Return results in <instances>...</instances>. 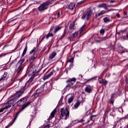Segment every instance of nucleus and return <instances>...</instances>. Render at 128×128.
I'll list each match as a JSON object with an SVG mask.
<instances>
[{"mask_svg":"<svg viewBox=\"0 0 128 128\" xmlns=\"http://www.w3.org/2000/svg\"><path fill=\"white\" fill-rule=\"evenodd\" d=\"M24 94V90H20L19 91H18L16 92V98H20V96H22V94Z\"/></svg>","mask_w":128,"mask_h":128,"instance_id":"11","label":"nucleus"},{"mask_svg":"<svg viewBox=\"0 0 128 128\" xmlns=\"http://www.w3.org/2000/svg\"><path fill=\"white\" fill-rule=\"evenodd\" d=\"M80 101H77L74 104V110H76L80 106Z\"/></svg>","mask_w":128,"mask_h":128,"instance_id":"17","label":"nucleus"},{"mask_svg":"<svg viewBox=\"0 0 128 128\" xmlns=\"http://www.w3.org/2000/svg\"><path fill=\"white\" fill-rule=\"evenodd\" d=\"M27 100H28V98H26V97H25V98H24L20 99V100H18L17 102V105L18 106H20L24 105L22 107V108L21 109L22 110L25 108H26V106H29L30 104L32 103V102H27V104H24L26 102Z\"/></svg>","mask_w":128,"mask_h":128,"instance_id":"2","label":"nucleus"},{"mask_svg":"<svg viewBox=\"0 0 128 128\" xmlns=\"http://www.w3.org/2000/svg\"><path fill=\"white\" fill-rule=\"evenodd\" d=\"M8 108V107L6 106L0 108V112H4V110H6Z\"/></svg>","mask_w":128,"mask_h":128,"instance_id":"29","label":"nucleus"},{"mask_svg":"<svg viewBox=\"0 0 128 128\" xmlns=\"http://www.w3.org/2000/svg\"><path fill=\"white\" fill-rule=\"evenodd\" d=\"M86 27L85 25H84L79 30L80 34H82L85 30L84 28Z\"/></svg>","mask_w":128,"mask_h":128,"instance_id":"19","label":"nucleus"},{"mask_svg":"<svg viewBox=\"0 0 128 128\" xmlns=\"http://www.w3.org/2000/svg\"><path fill=\"white\" fill-rule=\"evenodd\" d=\"M116 10L114 9H110L108 12H110L111 10Z\"/></svg>","mask_w":128,"mask_h":128,"instance_id":"45","label":"nucleus"},{"mask_svg":"<svg viewBox=\"0 0 128 128\" xmlns=\"http://www.w3.org/2000/svg\"><path fill=\"white\" fill-rule=\"evenodd\" d=\"M16 98L14 97L8 101V102L6 104V106L8 108H10V106H12V104L16 102Z\"/></svg>","mask_w":128,"mask_h":128,"instance_id":"8","label":"nucleus"},{"mask_svg":"<svg viewBox=\"0 0 128 128\" xmlns=\"http://www.w3.org/2000/svg\"><path fill=\"white\" fill-rule=\"evenodd\" d=\"M50 124H48L44 126V128H50Z\"/></svg>","mask_w":128,"mask_h":128,"instance_id":"39","label":"nucleus"},{"mask_svg":"<svg viewBox=\"0 0 128 128\" xmlns=\"http://www.w3.org/2000/svg\"><path fill=\"white\" fill-rule=\"evenodd\" d=\"M104 4H102L98 6V8H104Z\"/></svg>","mask_w":128,"mask_h":128,"instance_id":"37","label":"nucleus"},{"mask_svg":"<svg viewBox=\"0 0 128 128\" xmlns=\"http://www.w3.org/2000/svg\"><path fill=\"white\" fill-rule=\"evenodd\" d=\"M32 79H30L28 80V82H32Z\"/></svg>","mask_w":128,"mask_h":128,"instance_id":"46","label":"nucleus"},{"mask_svg":"<svg viewBox=\"0 0 128 128\" xmlns=\"http://www.w3.org/2000/svg\"><path fill=\"white\" fill-rule=\"evenodd\" d=\"M56 16H57V18L60 16V12H57L56 14Z\"/></svg>","mask_w":128,"mask_h":128,"instance_id":"41","label":"nucleus"},{"mask_svg":"<svg viewBox=\"0 0 128 128\" xmlns=\"http://www.w3.org/2000/svg\"><path fill=\"white\" fill-rule=\"evenodd\" d=\"M76 79L75 78H73L70 79H68L66 81V82L67 84L66 88H68V86H74V82H76Z\"/></svg>","mask_w":128,"mask_h":128,"instance_id":"6","label":"nucleus"},{"mask_svg":"<svg viewBox=\"0 0 128 128\" xmlns=\"http://www.w3.org/2000/svg\"><path fill=\"white\" fill-rule=\"evenodd\" d=\"M76 6V3H70L68 6V8H70V10H74V6Z\"/></svg>","mask_w":128,"mask_h":128,"instance_id":"16","label":"nucleus"},{"mask_svg":"<svg viewBox=\"0 0 128 128\" xmlns=\"http://www.w3.org/2000/svg\"><path fill=\"white\" fill-rule=\"evenodd\" d=\"M124 51H122V54L124 53Z\"/></svg>","mask_w":128,"mask_h":128,"instance_id":"54","label":"nucleus"},{"mask_svg":"<svg viewBox=\"0 0 128 128\" xmlns=\"http://www.w3.org/2000/svg\"><path fill=\"white\" fill-rule=\"evenodd\" d=\"M36 50V47H34V48H32L30 52V54H34V52Z\"/></svg>","mask_w":128,"mask_h":128,"instance_id":"23","label":"nucleus"},{"mask_svg":"<svg viewBox=\"0 0 128 128\" xmlns=\"http://www.w3.org/2000/svg\"><path fill=\"white\" fill-rule=\"evenodd\" d=\"M2 80H4V78L2 76L1 78H0V82H2Z\"/></svg>","mask_w":128,"mask_h":128,"instance_id":"43","label":"nucleus"},{"mask_svg":"<svg viewBox=\"0 0 128 128\" xmlns=\"http://www.w3.org/2000/svg\"><path fill=\"white\" fill-rule=\"evenodd\" d=\"M70 30H74V22H72L70 24Z\"/></svg>","mask_w":128,"mask_h":128,"instance_id":"20","label":"nucleus"},{"mask_svg":"<svg viewBox=\"0 0 128 128\" xmlns=\"http://www.w3.org/2000/svg\"><path fill=\"white\" fill-rule=\"evenodd\" d=\"M61 28H62V27H60V26H57V27L55 28V30H54V34H56L57 32H58V30H61Z\"/></svg>","mask_w":128,"mask_h":128,"instance_id":"21","label":"nucleus"},{"mask_svg":"<svg viewBox=\"0 0 128 128\" xmlns=\"http://www.w3.org/2000/svg\"><path fill=\"white\" fill-rule=\"evenodd\" d=\"M53 0H48V1L42 4L39 7L38 10L40 12H42V10H46L48 8V6H50L52 4H53Z\"/></svg>","mask_w":128,"mask_h":128,"instance_id":"3","label":"nucleus"},{"mask_svg":"<svg viewBox=\"0 0 128 128\" xmlns=\"http://www.w3.org/2000/svg\"><path fill=\"white\" fill-rule=\"evenodd\" d=\"M36 56H33L32 57H30L29 58V60L30 62H33L34 60H36Z\"/></svg>","mask_w":128,"mask_h":128,"instance_id":"27","label":"nucleus"},{"mask_svg":"<svg viewBox=\"0 0 128 128\" xmlns=\"http://www.w3.org/2000/svg\"><path fill=\"white\" fill-rule=\"evenodd\" d=\"M108 8H110V6L108 5V6H107V8H108Z\"/></svg>","mask_w":128,"mask_h":128,"instance_id":"50","label":"nucleus"},{"mask_svg":"<svg viewBox=\"0 0 128 128\" xmlns=\"http://www.w3.org/2000/svg\"><path fill=\"white\" fill-rule=\"evenodd\" d=\"M104 22H110V19H108V18H104Z\"/></svg>","mask_w":128,"mask_h":128,"instance_id":"33","label":"nucleus"},{"mask_svg":"<svg viewBox=\"0 0 128 128\" xmlns=\"http://www.w3.org/2000/svg\"><path fill=\"white\" fill-rule=\"evenodd\" d=\"M100 34H104V30L101 29L100 31Z\"/></svg>","mask_w":128,"mask_h":128,"instance_id":"35","label":"nucleus"},{"mask_svg":"<svg viewBox=\"0 0 128 128\" xmlns=\"http://www.w3.org/2000/svg\"><path fill=\"white\" fill-rule=\"evenodd\" d=\"M68 62H74V58H69L68 60Z\"/></svg>","mask_w":128,"mask_h":128,"instance_id":"32","label":"nucleus"},{"mask_svg":"<svg viewBox=\"0 0 128 128\" xmlns=\"http://www.w3.org/2000/svg\"><path fill=\"white\" fill-rule=\"evenodd\" d=\"M116 16H118V18H120V14L118 13V14H116Z\"/></svg>","mask_w":128,"mask_h":128,"instance_id":"42","label":"nucleus"},{"mask_svg":"<svg viewBox=\"0 0 128 128\" xmlns=\"http://www.w3.org/2000/svg\"><path fill=\"white\" fill-rule=\"evenodd\" d=\"M79 76H80L81 78H82V76L81 74H80Z\"/></svg>","mask_w":128,"mask_h":128,"instance_id":"48","label":"nucleus"},{"mask_svg":"<svg viewBox=\"0 0 128 128\" xmlns=\"http://www.w3.org/2000/svg\"><path fill=\"white\" fill-rule=\"evenodd\" d=\"M18 114H16V116L14 118V120H16V118H18Z\"/></svg>","mask_w":128,"mask_h":128,"instance_id":"40","label":"nucleus"},{"mask_svg":"<svg viewBox=\"0 0 128 128\" xmlns=\"http://www.w3.org/2000/svg\"><path fill=\"white\" fill-rule=\"evenodd\" d=\"M45 38H46V36H41L40 38V42H42V40H44Z\"/></svg>","mask_w":128,"mask_h":128,"instance_id":"30","label":"nucleus"},{"mask_svg":"<svg viewBox=\"0 0 128 128\" xmlns=\"http://www.w3.org/2000/svg\"><path fill=\"white\" fill-rule=\"evenodd\" d=\"M8 76V72H5L2 76L3 78H4L6 76Z\"/></svg>","mask_w":128,"mask_h":128,"instance_id":"36","label":"nucleus"},{"mask_svg":"<svg viewBox=\"0 0 128 128\" xmlns=\"http://www.w3.org/2000/svg\"><path fill=\"white\" fill-rule=\"evenodd\" d=\"M24 59L23 58L20 60L16 64V72H18V74H20V72L22 70V64H24Z\"/></svg>","mask_w":128,"mask_h":128,"instance_id":"4","label":"nucleus"},{"mask_svg":"<svg viewBox=\"0 0 128 128\" xmlns=\"http://www.w3.org/2000/svg\"><path fill=\"white\" fill-rule=\"evenodd\" d=\"M50 36H54V34H52L51 32H49L46 36V38L48 40V38H50Z\"/></svg>","mask_w":128,"mask_h":128,"instance_id":"25","label":"nucleus"},{"mask_svg":"<svg viewBox=\"0 0 128 128\" xmlns=\"http://www.w3.org/2000/svg\"><path fill=\"white\" fill-rule=\"evenodd\" d=\"M110 104H113V103H114V102H112V100H111L110 101Z\"/></svg>","mask_w":128,"mask_h":128,"instance_id":"47","label":"nucleus"},{"mask_svg":"<svg viewBox=\"0 0 128 128\" xmlns=\"http://www.w3.org/2000/svg\"><path fill=\"white\" fill-rule=\"evenodd\" d=\"M42 92L41 88L38 89L31 96V100H36L38 96V94Z\"/></svg>","mask_w":128,"mask_h":128,"instance_id":"7","label":"nucleus"},{"mask_svg":"<svg viewBox=\"0 0 128 128\" xmlns=\"http://www.w3.org/2000/svg\"><path fill=\"white\" fill-rule=\"evenodd\" d=\"M85 91H86V92H92V87L88 85L85 88Z\"/></svg>","mask_w":128,"mask_h":128,"instance_id":"13","label":"nucleus"},{"mask_svg":"<svg viewBox=\"0 0 128 128\" xmlns=\"http://www.w3.org/2000/svg\"><path fill=\"white\" fill-rule=\"evenodd\" d=\"M59 118L60 120H66L70 118V110L68 107L61 108L59 111Z\"/></svg>","mask_w":128,"mask_h":128,"instance_id":"1","label":"nucleus"},{"mask_svg":"<svg viewBox=\"0 0 128 128\" xmlns=\"http://www.w3.org/2000/svg\"><path fill=\"white\" fill-rule=\"evenodd\" d=\"M28 50V47L26 46L25 48L24 49L23 52L22 54V56H24V54H26V51Z\"/></svg>","mask_w":128,"mask_h":128,"instance_id":"24","label":"nucleus"},{"mask_svg":"<svg viewBox=\"0 0 128 128\" xmlns=\"http://www.w3.org/2000/svg\"><path fill=\"white\" fill-rule=\"evenodd\" d=\"M120 110H122V108H120Z\"/></svg>","mask_w":128,"mask_h":128,"instance_id":"55","label":"nucleus"},{"mask_svg":"<svg viewBox=\"0 0 128 128\" xmlns=\"http://www.w3.org/2000/svg\"><path fill=\"white\" fill-rule=\"evenodd\" d=\"M76 36H78V32H75L70 38V42L74 40Z\"/></svg>","mask_w":128,"mask_h":128,"instance_id":"12","label":"nucleus"},{"mask_svg":"<svg viewBox=\"0 0 128 128\" xmlns=\"http://www.w3.org/2000/svg\"><path fill=\"white\" fill-rule=\"evenodd\" d=\"M100 84H104V86H106V84H108V82H106V80H99Z\"/></svg>","mask_w":128,"mask_h":128,"instance_id":"18","label":"nucleus"},{"mask_svg":"<svg viewBox=\"0 0 128 128\" xmlns=\"http://www.w3.org/2000/svg\"><path fill=\"white\" fill-rule=\"evenodd\" d=\"M103 8H104V10H108V6L104 4V5L103 6Z\"/></svg>","mask_w":128,"mask_h":128,"instance_id":"38","label":"nucleus"},{"mask_svg":"<svg viewBox=\"0 0 128 128\" xmlns=\"http://www.w3.org/2000/svg\"><path fill=\"white\" fill-rule=\"evenodd\" d=\"M84 122V119H82L80 121H78L77 120H75L74 121H72V122L74 124H76V122Z\"/></svg>","mask_w":128,"mask_h":128,"instance_id":"26","label":"nucleus"},{"mask_svg":"<svg viewBox=\"0 0 128 128\" xmlns=\"http://www.w3.org/2000/svg\"><path fill=\"white\" fill-rule=\"evenodd\" d=\"M66 31H64V34H62V35L61 36V40H62V38H64L66 36Z\"/></svg>","mask_w":128,"mask_h":128,"instance_id":"34","label":"nucleus"},{"mask_svg":"<svg viewBox=\"0 0 128 128\" xmlns=\"http://www.w3.org/2000/svg\"><path fill=\"white\" fill-rule=\"evenodd\" d=\"M109 114H110V116H114V114H116V112H114V108H111L109 112Z\"/></svg>","mask_w":128,"mask_h":128,"instance_id":"14","label":"nucleus"},{"mask_svg":"<svg viewBox=\"0 0 128 128\" xmlns=\"http://www.w3.org/2000/svg\"><path fill=\"white\" fill-rule=\"evenodd\" d=\"M90 80H92V79H89V80H87V82H90Z\"/></svg>","mask_w":128,"mask_h":128,"instance_id":"52","label":"nucleus"},{"mask_svg":"<svg viewBox=\"0 0 128 128\" xmlns=\"http://www.w3.org/2000/svg\"><path fill=\"white\" fill-rule=\"evenodd\" d=\"M108 38L106 37H103L101 38L100 40H97V42H102V40H107Z\"/></svg>","mask_w":128,"mask_h":128,"instance_id":"28","label":"nucleus"},{"mask_svg":"<svg viewBox=\"0 0 128 128\" xmlns=\"http://www.w3.org/2000/svg\"><path fill=\"white\" fill-rule=\"evenodd\" d=\"M54 74V71L50 72V74L47 75H44L43 77L44 80H48V78H50Z\"/></svg>","mask_w":128,"mask_h":128,"instance_id":"9","label":"nucleus"},{"mask_svg":"<svg viewBox=\"0 0 128 128\" xmlns=\"http://www.w3.org/2000/svg\"><path fill=\"white\" fill-rule=\"evenodd\" d=\"M56 56V52H52L49 56L50 60H52L54 58V56Z\"/></svg>","mask_w":128,"mask_h":128,"instance_id":"15","label":"nucleus"},{"mask_svg":"<svg viewBox=\"0 0 128 128\" xmlns=\"http://www.w3.org/2000/svg\"><path fill=\"white\" fill-rule=\"evenodd\" d=\"M114 0H111V1H110V2L111 3V4H112V3H113V2H114Z\"/></svg>","mask_w":128,"mask_h":128,"instance_id":"44","label":"nucleus"},{"mask_svg":"<svg viewBox=\"0 0 128 128\" xmlns=\"http://www.w3.org/2000/svg\"><path fill=\"white\" fill-rule=\"evenodd\" d=\"M2 56V54L0 55V57Z\"/></svg>","mask_w":128,"mask_h":128,"instance_id":"53","label":"nucleus"},{"mask_svg":"<svg viewBox=\"0 0 128 128\" xmlns=\"http://www.w3.org/2000/svg\"><path fill=\"white\" fill-rule=\"evenodd\" d=\"M106 14V11L104 10H102L98 14V16H101V14Z\"/></svg>","mask_w":128,"mask_h":128,"instance_id":"31","label":"nucleus"},{"mask_svg":"<svg viewBox=\"0 0 128 128\" xmlns=\"http://www.w3.org/2000/svg\"><path fill=\"white\" fill-rule=\"evenodd\" d=\"M72 100H74V96H71L68 99V103L70 104L72 102Z\"/></svg>","mask_w":128,"mask_h":128,"instance_id":"22","label":"nucleus"},{"mask_svg":"<svg viewBox=\"0 0 128 128\" xmlns=\"http://www.w3.org/2000/svg\"><path fill=\"white\" fill-rule=\"evenodd\" d=\"M126 38H128V33L126 34Z\"/></svg>","mask_w":128,"mask_h":128,"instance_id":"51","label":"nucleus"},{"mask_svg":"<svg viewBox=\"0 0 128 128\" xmlns=\"http://www.w3.org/2000/svg\"><path fill=\"white\" fill-rule=\"evenodd\" d=\"M114 94H112V98H114Z\"/></svg>","mask_w":128,"mask_h":128,"instance_id":"49","label":"nucleus"},{"mask_svg":"<svg viewBox=\"0 0 128 128\" xmlns=\"http://www.w3.org/2000/svg\"><path fill=\"white\" fill-rule=\"evenodd\" d=\"M56 109H54V110L51 112L50 116L48 118V120H52L53 118H54V114H56Z\"/></svg>","mask_w":128,"mask_h":128,"instance_id":"10","label":"nucleus"},{"mask_svg":"<svg viewBox=\"0 0 128 128\" xmlns=\"http://www.w3.org/2000/svg\"><path fill=\"white\" fill-rule=\"evenodd\" d=\"M92 10H91L90 8L88 9L86 13L82 16V20L86 18L88 20H90V16H92Z\"/></svg>","mask_w":128,"mask_h":128,"instance_id":"5","label":"nucleus"}]
</instances>
